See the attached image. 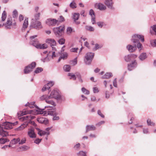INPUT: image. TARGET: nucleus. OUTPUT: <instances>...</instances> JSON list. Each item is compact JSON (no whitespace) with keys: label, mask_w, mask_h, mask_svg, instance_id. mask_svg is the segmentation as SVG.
Returning <instances> with one entry per match:
<instances>
[{"label":"nucleus","mask_w":156,"mask_h":156,"mask_svg":"<svg viewBox=\"0 0 156 156\" xmlns=\"http://www.w3.org/2000/svg\"><path fill=\"white\" fill-rule=\"evenodd\" d=\"M75 32L74 30L72 28L70 27H68L66 30V32L67 34L70 35L73 32Z\"/></svg>","instance_id":"obj_34"},{"label":"nucleus","mask_w":156,"mask_h":156,"mask_svg":"<svg viewBox=\"0 0 156 156\" xmlns=\"http://www.w3.org/2000/svg\"><path fill=\"white\" fill-rule=\"evenodd\" d=\"M36 66V63L35 62H32L30 65L26 67L24 69V73L25 74L29 73L31 72L32 69H34Z\"/></svg>","instance_id":"obj_10"},{"label":"nucleus","mask_w":156,"mask_h":156,"mask_svg":"<svg viewBox=\"0 0 156 156\" xmlns=\"http://www.w3.org/2000/svg\"><path fill=\"white\" fill-rule=\"evenodd\" d=\"M24 17L21 14L19 16V19L20 21H21L23 20Z\"/></svg>","instance_id":"obj_61"},{"label":"nucleus","mask_w":156,"mask_h":156,"mask_svg":"<svg viewBox=\"0 0 156 156\" xmlns=\"http://www.w3.org/2000/svg\"><path fill=\"white\" fill-rule=\"evenodd\" d=\"M112 75L111 73H106L102 77L103 79H108L112 76Z\"/></svg>","instance_id":"obj_30"},{"label":"nucleus","mask_w":156,"mask_h":156,"mask_svg":"<svg viewBox=\"0 0 156 156\" xmlns=\"http://www.w3.org/2000/svg\"><path fill=\"white\" fill-rule=\"evenodd\" d=\"M110 81L105 80L103 82V83L105 85V87H107V84H109L110 88L111 89H112V86L111 84H110Z\"/></svg>","instance_id":"obj_42"},{"label":"nucleus","mask_w":156,"mask_h":156,"mask_svg":"<svg viewBox=\"0 0 156 156\" xmlns=\"http://www.w3.org/2000/svg\"><path fill=\"white\" fill-rule=\"evenodd\" d=\"M7 17V13L5 11H4L2 13L1 17L2 21H4Z\"/></svg>","instance_id":"obj_33"},{"label":"nucleus","mask_w":156,"mask_h":156,"mask_svg":"<svg viewBox=\"0 0 156 156\" xmlns=\"http://www.w3.org/2000/svg\"><path fill=\"white\" fill-rule=\"evenodd\" d=\"M17 15V12L16 10H15L13 12V17H16Z\"/></svg>","instance_id":"obj_58"},{"label":"nucleus","mask_w":156,"mask_h":156,"mask_svg":"<svg viewBox=\"0 0 156 156\" xmlns=\"http://www.w3.org/2000/svg\"><path fill=\"white\" fill-rule=\"evenodd\" d=\"M97 23L98 26L101 28L103 27L104 24V23L102 22H98Z\"/></svg>","instance_id":"obj_59"},{"label":"nucleus","mask_w":156,"mask_h":156,"mask_svg":"<svg viewBox=\"0 0 156 156\" xmlns=\"http://www.w3.org/2000/svg\"><path fill=\"white\" fill-rule=\"evenodd\" d=\"M38 131V134L40 136H44L45 135H49L50 133L49 132H46L40 130L39 129L36 128Z\"/></svg>","instance_id":"obj_22"},{"label":"nucleus","mask_w":156,"mask_h":156,"mask_svg":"<svg viewBox=\"0 0 156 156\" xmlns=\"http://www.w3.org/2000/svg\"><path fill=\"white\" fill-rule=\"evenodd\" d=\"M4 25L5 28H11L12 25V18L11 17L8 18L6 22L4 23Z\"/></svg>","instance_id":"obj_11"},{"label":"nucleus","mask_w":156,"mask_h":156,"mask_svg":"<svg viewBox=\"0 0 156 156\" xmlns=\"http://www.w3.org/2000/svg\"><path fill=\"white\" fill-rule=\"evenodd\" d=\"M77 155L79 156H86V152L81 151L77 153Z\"/></svg>","instance_id":"obj_44"},{"label":"nucleus","mask_w":156,"mask_h":156,"mask_svg":"<svg viewBox=\"0 0 156 156\" xmlns=\"http://www.w3.org/2000/svg\"><path fill=\"white\" fill-rule=\"evenodd\" d=\"M31 42H32V45L37 48L44 49L48 48V45L46 43L41 44L39 43L37 41H35L33 40Z\"/></svg>","instance_id":"obj_7"},{"label":"nucleus","mask_w":156,"mask_h":156,"mask_svg":"<svg viewBox=\"0 0 156 156\" xmlns=\"http://www.w3.org/2000/svg\"><path fill=\"white\" fill-rule=\"evenodd\" d=\"M34 104L35 103L34 102H32L30 103H28L27 104L25 105L26 106H28L30 108H34V107H35Z\"/></svg>","instance_id":"obj_40"},{"label":"nucleus","mask_w":156,"mask_h":156,"mask_svg":"<svg viewBox=\"0 0 156 156\" xmlns=\"http://www.w3.org/2000/svg\"><path fill=\"white\" fill-rule=\"evenodd\" d=\"M59 53L55 52V51H53L52 55V58H54L55 57H57L59 55Z\"/></svg>","instance_id":"obj_51"},{"label":"nucleus","mask_w":156,"mask_h":156,"mask_svg":"<svg viewBox=\"0 0 156 156\" xmlns=\"http://www.w3.org/2000/svg\"><path fill=\"white\" fill-rule=\"evenodd\" d=\"M61 96L60 94L59 91L57 89H55L48 93V95L44 94L42 95L40 97L41 101L45 100L46 102L50 104L53 106L55 105V104L52 100H50L52 98H55L57 100L61 99Z\"/></svg>","instance_id":"obj_1"},{"label":"nucleus","mask_w":156,"mask_h":156,"mask_svg":"<svg viewBox=\"0 0 156 156\" xmlns=\"http://www.w3.org/2000/svg\"><path fill=\"white\" fill-rule=\"evenodd\" d=\"M151 45L153 47L156 46V39L154 40H151L150 41Z\"/></svg>","instance_id":"obj_50"},{"label":"nucleus","mask_w":156,"mask_h":156,"mask_svg":"<svg viewBox=\"0 0 156 156\" xmlns=\"http://www.w3.org/2000/svg\"><path fill=\"white\" fill-rule=\"evenodd\" d=\"M37 121L41 123L46 124L48 122V120L47 119L43 118H40L37 119Z\"/></svg>","instance_id":"obj_25"},{"label":"nucleus","mask_w":156,"mask_h":156,"mask_svg":"<svg viewBox=\"0 0 156 156\" xmlns=\"http://www.w3.org/2000/svg\"><path fill=\"white\" fill-rule=\"evenodd\" d=\"M98 114L99 115H100L101 117L103 118L104 117V115L101 113V112L100 110H98Z\"/></svg>","instance_id":"obj_60"},{"label":"nucleus","mask_w":156,"mask_h":156,"mask_svg":"<svg viewBox=\"0 0 156 156\" xmlns=\"http://www.w3.org/2000/svg\"><path fill=\"white\" fill-rule=\"evenodd\" d=\"M28 19L27 18H25L23 24V27L22 28V30H23V29H25V28H27L28 26Z\"/></svg>","instance_id":"obj_28"},{"label":"nucleus","mask_w":156,"mask_h":156,"mask_svg":"<svg viewBox=\"0 0 156 156\" xmlns=\"http://www.w3.org/2000/svg\"><path fill=\"white\" fill-rule=\"evenodd\" d=\"M102 47V45H99L97 44H96L94 45V50H96L98 49L101 48Z\"/></svg>","instance_id":"obj_45"},{"label":"nucleus","mask_w":156,"mask_h":156,"mask_svg":"<svg viewBox=\"0 0 156 156\" xmlns=\"http://www.w3.org/2000/svg\"><path fill=\"white\" fill-rule=\"evenodd\" d=\"M137 57V55L134 54H130L125 56V59L126 62H129L131 60Z\"/></svg>","instance_id":"obj_16"},{"label":"nucleus","mask_w":156,"mask_h":156,"mask_svg":"<svg viewBox=\"0 0 156 156\" xmlns=\"http://www.w3.org/2000/svg\"><path fill=\"white\" fill-rule=\"evenodd\" d=\"M105 4L110 9L113 8V4L112 0H104Z\"/></svg>","instance_id":"obj_20"},{"label":"nucleus","mask_w":156,"mask_h":156,"mask_svg":"<svg viewBox=\"0 0 156 156\" xmlns=\"http://www.w3.org/2000/svg\"><path fill=\"white\" fill-rule=\"evenodd\" d=\"M8 141L6 139L1 138L0 139V143L1 144H4Z\"/></svg>","instance_id":"obj_48"},{"label":"nucleus","mask_w":156,"mask_h":156,"mask_svg":"<svg viewBox=\"0 0 156 156\" xmlns=\"http://www.w3.org/2000/svg\"><path fill=\"white\" fill-rule=\"evenodd\" d=\"M79 16L80 14L78 13H75L73 14V19L75 23L77 24H78L80 23V22L76 21L78 20L79 18Z\"/></svg>","instance_id":"obj_23"},{"label":"nucleus","mask_w":156,"mask_h":156,"mask_svg":"<svg viewBox=\"0 0 156 156\" xmlns=\"http://www.w3.org/2000/svg\"><path fill=\"white\" fill-rule=\"evenodd\" d=\"M45 42L46 44H49L51 47L56 46L57 43L55 40L53 38H48L46 39Z\"/></svg>","instance_id":"obj_12"},{"label":"nucleus","mask_w":156,"mask_h":156,"mask_svg":"<svg viewBox=\"0 0 156 156\" xmlns=\"http://www.w3.org/2000/svg\"><path fill=\"white\" fill-rule=\"evenodd\" d=\"M43 70V69L41 68L38 67L35 70L34 72L36 73H38L41 72Z\"/></svg>","instance_id":"obj_47"},{"label":"nucleus","mask_w":156,"mask_h":156,"mask_svg":"<svg viewBox=\"0 0 156 156\" xmlns=\"http://www.w3.org/2000/svg\"><path fill=\"white\" fill-rule=\"evenodd\" d=\"M15 123H12L9 122H6L4 123V127L0 126V135L2 136H6L8 135V132L4 129H9L12 128L14 125Z\"/></svg>","instance_id":"obj_3"},{"label":"nucleus","mask_w":156,"mask_h":156,"mask_svg":"<svg viewBox=\"0 0 156 156\" xmlns=\"http://www.w3.org/2000/svg\"><path fill=\"white\" fill-rule=\"evenodd\" d=\"M65 27L64 26H61L60 27L54 28L53 29L54 33L57 36H61L62 33L64 31Z\"/></svg>","instance_id":"obj_6"},{"label":"nucleus","mask_w":156,"mask_h":156,"mask_svg":"<svg viewBox=\"0 0 156 156\" xmlns=\"http://www.w3.org/2000/svg\"><path fill=\"white\" fill-rule=\"evenodd\" d=\"M95 7H98V8L100 10H104L106 9V8L103 4L101 3H97L95 4Z\"/></svg>","instance_id":"obj_18"},{"label":"nucleus","mask_w":156,"mask_h":156,"mask_svg":"<svg viewBox=\"0 0 156 156\" xmlns=\"http://www.w3.org/2000/svg\"><path fill=\"white\" fill-rule=\"evenodd\" d=\"M41 15V13L40 12H38L34 15V19H32V20H38L39 19L40 16Z\"/></svg>","instance_id":"obj_36"},{"label":"nucleus","mask_w":156,"mask_h":156,"mask_svg":"<svg viewBox=\"0 0 156 156\" xmlns=\"http://www.w3.org/2000/svg\"><path fill=\"white\" fill-rule=\"evenodd\" d=\"M78 48H72L70 49V51L72 52H76Z\"/></svg>","instance_id":"obj_57"},{"label":"nucleus","mask_w":156,"mask_h":156,"mask_svg":"<svg viewBox=\"0 0 156 156\" xmlns=\"http://www.w3.org/2000/svg\"><path fill=\"white\" fill-rule=\"evenodd\" d=\"M32 26L33 28L37 29H41L42 27L41 23L38 21H37L35 23L32 24Z\"/></svg>","instance_id":"obj_17"},{"label":"nucleus","mask_w":156,"mask_h":156,"mask_svg":"<svg viewBox=\"0 0 156 156\" xmlns=\"http://www.w3.org/2000/svg\"><path fill=\"white\" fill-rule=\"evenodd\" d=\"M27 135L31 138H34L36 137V134L34 132V129L33 128L31 127L28 129Z\"/></svg>","instance_id":"obj_14"},{"label":"nucleus","mask_w":156,"mask_h":156,"mask_svg":"<svg viewBox=\"0 0 156 156\" xmlns=\"http://www.w3.org/2000/svg\"><path fill=\"white\" fill-rule=\"evenodd\" d=\"M70 6L72 8H76V4L74 1H73L70 4Z\"/></svg>","instance_id":"obj_49"},{"label":"nucleus","mask_w":156,"mask_h":156,"mask_svg":"<svg viewBox=\"0 0 156 156\" xmlns=\"http://www.w3.org/2000/svg\"><path fill=\"white\" fill-rule=\"evenodd\" d=\"M26 138L24 137L19 142V144H22L24 143H25L26 141Z\"/></svg>","instance_id":"obj_55"},{"label":"nucleus","mask_w":156,"mask_h":156,"mask_svg":"<svg viewBox=\"0 0 156 156\" xmlns=\"http://www.w3.org/2000/svg\"><path fill=\"white\" fill-rule=\"evenodd\" d=\"M58 42L60 44L62 45L65 44V39L64 38H62L58 40Z\"/></svg>","instance_id":"obj_41"},{"label":"nucleus","mask_w":156,"mask_h":156,"mask_svg":"<svg viewBox=\"0 0 156 156\" xmlns=\"http://www.w3.org/2000/svg\"><path fill=\"white\" fill-rule=\"evenodd\" d=\"M68 54L66 52H64L61 54L60 56L58 59V62L60 61L61 59L65 60L68 58Z\"/></svg>","instance_id":"obj_19"},{"label":"nucleus","mask_w":156,"mask_h":156,"mask_svg":"<svg viewBox=\"0 0 156 156\" xmlns=\"http://www.w3.org/2000/svg\"><path fill=\"white\" fill-rule=\"evenodd\" d=\"M20 139L19 138L17 139H13L11 141V143L12 144H16L18 142H20Z\"/></svg>","instance_id":"obj_39"},{"label":"nucleus","mask_w":156,"mask_h":156,"mask_svg":"<svg viewBox=\"0 0 156 156\" xmlns=\"http://www.w3.org/2000/svg\"><path fill=\"white\" fill-rule=\"evenodd\" d=\"M93 91L94 93H98L99 92L98 88L97 87H94L93 88Z\"/></svg>","instance_id":"obj_54"},{"label":"nucleus","mask_w":156,"mask_h":156,"mask_svg":"<svg viewBox=\"0 0 156 156\" xmlns=\"http://www.w3.org/2000/svg\"><path fill=\"white\" fill-rule=\"evenodd\" d=\"M54 83L53 81H50L47 84L44 85L43 88H42V91H44L48 90L54 84Z\"/></svg>","instance_id":"obj_15"},{"label":"nucleus","mask_w":156,"mask_h":156,"mask_svg":"<svg viewBox=\"0 0 156 156\" xmlns=\"http://www.w3.org/2000/svg\"><path fill=\"white\" fill-rule=\"evenodd\" d=\"M68 76L69 77L70 79L75 80L77 77L79 79V81L81 82H83V80L81 79V75L79 73H76L75 74L73 73H69L68 74Z\"/></svg>","instance_id":"obj_9"},{"label":"nucleus","mask_w":156,"mask_h":156,"mask_svg":"<svg viewBox=\"0 0 156 156\" xmlns=\"http://www.w3.org/2000/svg\"><path fill=\"white\" fill-rule=\"evenodd\" d=\"M77 58L76 57L74 59H73V60L70 61V63L73 66H74L77 64Z\"/></svg>","instance_id":"obj_35"},{"label":"nucleus","mask_w":156,"mask_h":156,"mask_svg":"<svg viewBox=\"0 0 156 156\" xmlns=\"http://www.w3.org/2000/svg\"><path fill=\"white\" fill-rule=\"evenodd\" d=\"M86 29L87 30H89L91 31H94V28L90 26H87L86 27Z\"/></svg>","instance_id":"obj_46"},{"label":"nucleus","mask_w":156,"mask_h":156,"mask_svg":"<svg viewBox=\"0 0 156 156\" xmlns=\"http://www.w3.org/2000/svg\"><path fill=\"white\" fill-rule=\"evenodd\" d=\"M137 63L135 61H134L128 66V70L131 71L136 66Z\"/></svg>","instance_id":"obj_24"},{"label":"nucleus","mask_w":156,"mask_h":156,"mask_svg":"<svg viewBox=\"0 0 156 156\" xmlns=\"http://www.w3.org/2000/svg\"><path fill=\"white\" fill-rule=\"evenodd\" d=\"M71 66L68 65H65L63 68L64 70L66 72H69L71 69Z\"/></svg>","instance_id":"obj_32"},{"label":"nucleus","mask_w":156,"mask_h":156,"mask_svg":"<svg viewBox=\"0 0 156 156\" xmlns=\"http://www.w3.org/2000/svg\"><path fill=\"white\" fill-rule=\"evenodd\" d=\"M48 114H50L51 115H53V120H58L59 119V117L56 115L57 114H56V112H53L52 113H51L50 112H49Z\"/></svg>","instance_id":"obj_29"},{"label":"nucleus","mask_w":156,"mask_h":156,"mask_svg":"<svg viewBox=\"0 0 156 156\" xmlns=\"http://www.w3.org/2000/svg\"><path fill=\"white\" fill-rule=\"evenodd\" d=\"M57 20L49 18L45 20V23L49 26H55Z\"/></svg>","instance_id":"obj_13"},{"label":"nucleus","mask_w":156,"mask_h":156,"mask_svg":"<svg viewBox=\"0 0 156 156\" xmlns=\"http://www.w3.org/2000/svg\"><path fill=\"white\" fill-rule=\"evenodd\" d=\"M20 150V151H24L28 150L29 148V147L27 146H23L19 148Z\"/></svg>","instance_id":"obj_38"},{"label":"nucleus","mask_w":156,"mask_h":156,"mask_svg":"<svg viewBox=\"0 0 156 156\" xmlns=\"http://www.w3.org/2000/svg\"><path fill=\"white\" fill-rule=\"evenodd\" d=\"M59 21L60 22H62L64 21V18L62 16H60L59 18L58 19Z\"/></svg>","instance_id":"obj_62"},{"label":"nucleus","mask_w":156,"mask_h":156,"mask_svg":"<svg viewBox=\"0 0 156 156\" xmlns=\"http://www.w3.org/2000/svg\"><path fill=\"white\" fill-rule=\"evenodd\" d=\"M150 31L151 34L156 35V25H154L151 27Z\"/></svg>","instance_id":"obj_27"},{"label":"nucleus","mask_w":156,"mask_h":156,"mask_svg":"<svg viewBox=\"0 0 156 156\" xmlns=\"http://www.w3.org/2000/svg\"><path fill=\"white\" fill-rule=\"evenodd\" d=\"M89 14L91 16V21L92 24H94L95 23V15L94 12L92 9H90L89 12Z\"/></svg>","instance_id":"obj_21"},{"label":"nucleus","mask_w":156,"mask_h":156,"mask_svg":"<svg viewBox=\"0 0 156 156\" xmlns=\"http://www.w3.org/2000/svg\"><path fill=\"white\" fill-rule=\"evenodd\" d=\"M43 110L38 108L30 111L23 110L21 115H23L27 114H31V115L29 114L28 115H32L31 114L35 115L38 114H42L43 113Z\"/></svg>","instance_id":"obj_5"},{"label":"nucleus","mask_w":156,"mask_h":156,"mask_svg":"<svg viewBox=\"0 0 156 156\" xmlns=\"http://www.w3.org/2000/svg\"><path fill=\"white\" fill-rule=\"evenodd\" d=\"M95 127L93 125L87 126H86V132L90 130H95Z\"/></svg>","instance_id":"obj_31"},{"label":"nucleus","mask_w":156,"mask_h":156,"mask_svg":"<svg viewBox=\"0 0 156 156\" xmlns=\"http://www.w3.org/2000/svg\"><path fill=\"white\" fill-rule=\"evenodd\" d=\"M52 48V51H55V52L58 53V50H57V47L56 46H53L51 47Z\"/></svg>","instance_id":"obj_52"},{"label":"nucleus","mask_w":156,"mask_h":156,"mask_svg":"<svg viewBox=\"0 0 156 156\" xmlns=\"http://www.w3.org/2000/svg\"><path fill=\"white\" fill-rule=\"evenodd\" d=\"M138 39L141 40L142 42L144 41V37L143 36L138 34H135L133 35L132 37V41L133 43H137V47L140 50L142 48V45L138 41Z\"/></svg>","instance_id":"obj_4"},{"label":"nucleus","mask_w":156,"mask_h":156,"mask_svg":"<svg viewBox=\"0 0 156 156\" xmlns=\"http://www.w3.org/2000/svg\"><path fill=\"white\" fill-rule=\"evenodd\" d=\"M94 53L89 52L86 54L84 61L85 63L87 65L90 64L94 56Z\"/></svg>","instance_id":"obj_8"},{"label":"nucleus","mask_w":156,"mask_h":156,"mask_svg":"<svg viewBox=\"0 0 156 156\" xmlns=\"http://www.w3.org/2000/svg\"><path fill=\"white\" fill-rule=\"evenodd\" d=\"M147 58L146 54L145 53H142L139 56V58L141 60H143Z\"/></svg>","instance_id":"obj_37"},{"label":"nucleus","mask_w":156,"mask_h":156,"mask_svg":"<svg viewBox=\"0 0 156 156\" xmlns=\"http://www.w3.org/2000/svg\"><path fill=\"white\" fill-rule=\"evenodd\" d=\"M80 146V144L79 143H78L75 145L74 148L75 149H78V148H79Z\"/></svg>","instance_id":"obj_64"},{"label":"nucleus","mask_w":156,"mask_h":156,"mask_svg":"<svg viewBox=\"0 0 156 156\" xmlns=\"http://www.w3.org/2000/svg\"><path fill=\"white\" fill-rule=\"evenodd\" d=\"M113 84L114 87H116L117 86V82L116 79H115L113 82Z\"/></svg>","instance_id":"obj_63"},{"label":"nucleus","mask_w":156,"mask_h":156,"mask_svg":"<svg viewBox=\"0 0 156 156\" xmlns=\"http://www.w3.org/2000/svg\"><path fill=\"white\" fill-rule=\"evenodd\" d=\"M35 117L34 116L31 115H26L22 117L21 118V120L22 121H26V122L25 123L21 124L19 127L16 129L15 130L18 131H22L27 126L30 120L34 119Z\"/></svg>","instance_id":"obj_2"},{"label":"nucleus","mask_w":156,"mask_h":156,"mask_svg":"<svg viewBox=\"0 0 156 156\" xmlns=\"http://www.w3.org/2000/svg\"><path fill=\"white\" fill-rule=\"evenodd\" d=\"M41 139H39V138L37 139L34 141V143L37 144H39L41 142Z\"/></svg>","instance_id":"obj_56"},{"label":"nucleus","mask_w":156,"mask_h":156,"mask_svg":"<svg viewBox=\"0 0 156 156\" xmlns=\"http://www.w3.org/2000/svg\"><path fill=\"white\" fill-rule=\"evenodd\" d=\"M82 92L85 94L88 95L90 94L89 91L87 90L85 88L83 87L82 89Z\"/></svg>","instance_id":"obj_43"},{"label":"nucleus","mask_w":156,"mask_h":156,"mask_svg":"<svg viewBox=\"0 0 156 156\" xmlns=\"http://www.w3.org/2000/svg\"><path fill=\"white\" fill-rule=\"evenodd\" d=\"M128 51L130 52H133L136 50V46H133L131 45H128L126 47Z\"/></svg>","instance_id":"obj_26"},{"label":"nucleus","mask_w":156,"mask_h":156,"mask_svg":"<svg viewBox=\"0 0 156 156\" xmlns=\"http://www.w3.org/2000/svg\"><path fill=\"white\" fill-rule=\"evenodd\" d=\"M147 124L148 125L154 126V123L153 122H151V120L149 119H148L147 120Z\"/></svg>","instance_id":"obj_53"}]
</instances>
